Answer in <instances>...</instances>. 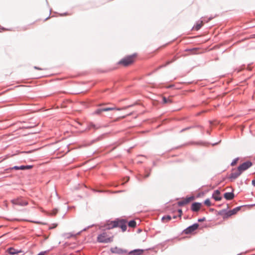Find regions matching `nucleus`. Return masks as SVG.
Instances as JSON below:
<instances>
[{
    "instance_id": "28",
    "label": "nucleus",
    "mask_w": 255,
    "mask_h": 255,
    "mask_svg": "<svg viewBox=\"0 0 255 255\" xmlns=\"http://www.w3.org/2000/svg\"><path fill=\"white\" fill-rule=\"evenodd\" d=\"M236 164V161H234V162H233L232 163H231V165L232 166L234 165L235 164Z\"/></svg>"
},
{
    "instance_id": "29",
    "label": "nucleus",
    "mask_w": 255,
    "mask_h": 255,
    "mask_svg": "<svg viewBox=\"0 0 255 255\" xmlns=\"http://www.w3.org/2000/svg\"><path fill=\"white\" fill-rule=\"evenodd\" d=\"M149 176V174H146V175H145V177H145V178H147V177H148Z\"/></svg>"
},
{
    "instance_id": "32",
    "label": "nucleus",
    "mask_w": 255,
    "mask_h": 255,
    "mask_svg": "<svg viewBox=\"0 0 255 255\" xmlns=\"http://www.w3.org/2000/svg\"><path fill=\"white\" fill-rule=\"evenodd\" d=\"M132 114L131 113H130L128 115V116H129V115H131Z\"/></svg>"
},
{
    "instance_id": "17",
    "label": "nucleus",
    "mask_w": 255,
    "mask_h": 255,
    "mask_svg": "<svg viewBox=\"0 0 255 255\" xmlns=\"http://www.w3.org/2000/svg\"><path fill=\"white\" fill-rule=\"evenodd\" d=\"M143 253V250H134L129 253V255H140Z\"/></svg>"
},
{
    "instance_id": "7",
    "label": "nucleus",
    "mask_w": 255,
    "mask_h": 255,
    "mask_svg": "<svg viewBox=\"0 0 255 255\" xmlns=\"http://www.w3.org/2000/svg\"><path fill=\"white\" fill-rule=\"evenodd\" d=\"M252 165V162L250 161L246 162L242 164L240 166H239L238 168L242 173L244 171L247 170L249 167H250Z\"/></svg>"
},
{
    "instance_id": "14",
    "label": "nucleus",
    "mask_w": 255,
    "mask_h": 255,
    "mask_svg": "<svg viewBox=\"0 0 255 255\" xmlns=\"http://www.w3.org/2000/svg\"><path fill=\"white\" fill-rule=\"evenodd\" d=\"M32 168V165H26V166L21 165L20 166H15L13 167H12V169H15V170H19V169L27 170V169H30Z\"/></svg>"
},
{
    "instance_id": "18",
    "label": "nucleus",
    "mask_w": 255,
    "mask_h": 255,
    "mask_svg": "<svg viewBox=\"0 0 255 255\" xmlns=\"http://www.w3.org/2000/svg\"><path fill=\"white\" fill-rule=\"evenodd\" d=\"M224 197L227 200H232L234 197V194L232 192H226L224 194Z\"/></svg>"
},
{
    "instance_id": "8",
    "label": "nucleus",
    "mask_w": 255,
    "mask_h": 255,
    "mask_svg": "<svg viewBox=\"0 0 255 255\" xmlns=\"http://www.w3.org/2000/svg\"><path fill=\"white\" fill-rule=\"evenodd\" d=\"M241 207H237L232 210L229 211L224 215V218H227L231 216L232 215L236 214L241 209Z\"/></svg>"
},
{
    "instance_id": "25",
    "label": "nucleus",
    "mask_w": 255,
    "mask_h": 255,
    "mask_svg": "<svg viewBox=\"0 0 255 255\" xmlns=\"http://www.w3.org/2000/svg\"><path fill=\"white\" fill-rule=\"evenodd\" d=\"M178 213H179V217L181 218V216L182 215V211L181 209H179L178 210Z\"/></svg>"
},
{
    "instance_id": "5",
    "label": "nucleus",
    "mask_w": 255,
    "mask_h": 255,
    "mask_svg": "<svg viewBox=\"0 0 255 255\" xmlns=\"http://www.w3.org/2000/svg\"><path fill=\"white\" fill-rule=\"evenodd\" d=\"M242 173L238 168L234 169L232 170V173L229 178L231 180V181H233L237 178Z\"/></svg>"
},
{
    "instance_id": "33",
    "label": "nucleus",
    "mask_w": 255,
    "mask_h": 255,
    "mask_svg": "<svg viewBox=\"0 0 255 255\" xmlns=\"http://www.w3.org/2000/svg\"><path fill=\"white\" fill-rule=\"evenodd\" d=\"M126 116H124L122 117V118H125Z\"/></svg>"
},
{
    "instance_id": "30",
    "label": "nucleus",
    "mask_w": 255,
    "mask_h": 255,
    "mask_svg": "<svg viewBox=\"0 0 255 255\" xmlns=\"http://www.w3.org/2000/svg\"><path fill=\"white\" fill-rule=\"evenodd\" d=\"M35 69H40L39 68H37L36 67H35Z\"/></svg>"
},
{
    "instance_id": "11",
    "label": "nucleus",
    "mask_w": 255,
    "mask_h": 255,
    "mask_svg": "<svg viewBox=\"0 0 255 255\" xmlns=\"http://www.w3.org/2000/svg\"><path fill=\"white\" fill-rule=\"evenodd\" d=\"M201 206V203L195 202L191 205V209L193 212H198L200 209Z\"/></svg>"
},
{
    "instance_id": "20",
    "label": "nucleus",
    "mask_w": 255,
    "mask_h": 255,
    "mask_svg": "<svg viewBox=\"0 0 255 255\" xmlns=\"http://www.w3.org/2000/svg\"><path fill=\"white\" fill-rule=\"evenodd\" d=\"M163 103L164 104H171L172 103V100L171 98H166L165 97H162Z\"/></svg>"
},
{
    "instance_id": "12",
    "label": "nucleus",
    "mask_w": 255,
    "mask_h": 255,
    "mask_svg": "<svg viewBox=\"0 0 255 255\" xmlns=\"http://www.w3.org/2000/svg\"><path fill=\"white\" fill-rule=\"evenodd\" d=\"M117 223H116V220L113 221H109L105 225V227L106 229L110 230L113 229L114 228L117 227Z\"/></svg>"
},
{
    "instance_id": "3",
    "label": "nucleus",
    "mask_w": 255,
    "mask_h": 255,
    "mask_svg": "<svg viewBox=\"0 0 255 255\" xmlns=\"http://www.w3.org/2000/svg\"><path fill=\"white\" fill-rule=\"evenodd\" d=\"M129 107H130V106L124 107L122 108H117L116 107H108V108H101V109H98L96 110L94 112L93 114H95V115H100L101 114V113L103 112H107V111H113V110L121 111V110H126Z\"/></svg>"
},
{
    "instance_id": "21",
    "label": "nucleus",
    "mask_w": 255,
    "mask_h": 255,
    "mask_svg": "<svg viewBox=\"0 0 255 255\" xmlns=\"http://www.w3.org/2000/svg\"><path fill=\"white\" fill-rule=\"evenodd\" d=\"M136 225V222L134 220L130 221L128 222V225L129 227L131 228L135 227Z\"/></svg>"
},
{
    "instance_id": "19",
    "label": "nucleus",
    "mask_w": 255,
    "mask_h": 255,
    "mask_svg": "<svg viewBox=\"0 0 255 255\" xmlns=\"http://www.w3.org/2000/svg\"><path fill=\"white\" fill-rule=\"evenodd\" d=\"M203 25L202 21H198L196 24L193 27V29L195 30H198Z\"/></svg>"
},
{
    "instance_id": "27",
    "label": "nucleus",
    "mask_w": 255,
    "mask_h": 255,
    "mask_svg": "<svg viewBox=\"0 0 255 255\" xmlns=\"http://www.w3.org/2000/svg\"><path fill=\"white\" fill-rule=\"evenodd\" d=\"M252 184L254 186H255V179L252 181Z\"/></svg>"
},
{
    "instance_id": "6",
    "label": "nucleus",
    "mask_w": 255,
    "mask_h": 255,
    "mask_svg": "<svg viewBox=\"0 0 255 255\" xmlns=\"http://www.w3.org/2000/svg\"><path fill=\"white\" fill-rule=\"evenodd\" d=\"M194 199V196H191L189 197H186V198L183 199L181 201L178 202V205L179 206H183L186 204H188L190 202L193 201Z\"/></svg>"
},
{
    "instance_id": "4",
    "label": "nucleus",
    "mask_w": 255,
    "mask_h": 255,
    "mask_svg": "<svg viewBox=\"0 0 255 255\" xmlns=\"http://www.w3.org/2000/svg\"><path fill=\"white\" fill-rule=\"evenodd\" d=\"M117 227H120L122 229L123 232L127 230V221L124 219H117L116 220Z\"/></svg>"
},
{
    "instance_id": "9",
    "label": "nucleus",
    "mask_w": 255,
    "mask_h": 255,
    "mask_svg": "<svg viewBox=\"0 0 255 255\" xmlns=\"http://www.w3.org/2000/svg\"><path fill=\"white\" fill-rule=\"evenodd\" d=\"M199 225L198 224H194L193 225L188 227L184 231L185 234H189L195 231L198 229Z\"/></svg>"
},
{
    "instance_id": "16",
    "label": "nucleus",
    "mask_w": 255,
    "mask_h": 255,
    "mask_svg": "<svg viewBox=\"0 0 255 255\" xmlns=\"http://www.w3.org/2000/svg\"><path fill=\"white\" fill-rule=\"evenodd\" d=\"M220 192L218 190L214 191L212 197L216 201H220L221 200V197L220 196Z\"/></svg>"
},
{
    "instance_id": "10",
    "label": "nucleus",
    "mask_w": 255,
    "mask_h": 255,
    "mask_svg": "<svg viewBox=\"0 0 255 255\" xmlns=\"http://www.w3.org/2000/svg\"><path fill=\"white\" fill-rule=\"evenodd\" d=\"M11 203L13 204L25 206L28 203L26 201H23L21 198L14 199L11 200Z\"/></svg>"
},
{
    "instance_id": "1",
    "label": "nucleus",
    "mask_w": 255,
    "mask_h": 255,
    "mask_svg": "<svg viewBox=\"0 0 255 255\" xmlns=\"http://www.w3.org/2000/svg\"><path fill=\"white\" fill-rule=\"evenodd\" d=\"M137 57L136 54H133L130 55L126 56L122 59L118 63L119 64L122 65L125 67L128 66L133 64Z\"/></svg>"
},
{
    "instance_id": "26",
    "label": "nucleus",
    "mask_w": 255,
    "mask_h": 255,
    "mask_svg": "<svg viewBox=\"0 0 255 255\" xmlns=\"http://www.w3.org/2000/svg\"><path fill=\"white\" fill-rule=\"evenodd\" d=\"M205 220V218H203L202 219H198V222H203Z\"/></svg>"
},
{
    "instance_id": "2",
    "label": "nucleus",
    "mask_w": 255,
    "mask_h": 255,
    "mask_svg": "<svg viewBox=\"0 0 255 255\" xmlns=\"http://www.w3.org/2000/svg\"><path fill=\"white\" fill-rule=\"evenodd\" d=\"M113 236H111L110 233L105 231L99 235L97 237V241L100 243H108L113 242Z\"/></svg>"
},
{
    "instance_id": "31",
    "label": "nucleus",
    "mask_w": 255,
    "mask_h": 255,
    "mask_svg": "<svg viewBox=\"0 0 255 255\" xmlns=\"http://www.w3.org/2000/svg\"><path fill=\"white\" fill-rule=\"evenodd\" d=\"M176 218V216H174V217H173V218H174V219H175Z\"/></svg>"
},
{
    "instance_id": "23",
    "label": "nucleus",
    "mask_w": 255,
    "mask_h": 255,
    "mask_svg": "<svg viewBox=\"0 0 255 255\" xmlns=\"http://www.w3.org/2000/svg\"><path fill=\"white\" fill-rule=\"evenodd\" d=\"M99 128V127H97L95 125H94V124H93L91 123V124H90L89 125V127H88V130H90V129H92V128H94V129H98V128Z\"/></svg>"
},
{
    "instance_id": "13",
    "label": "nucleus",
    "mask_w": 255,
    "mask_h": 255,
    "mask_svg": "<svg viewBox=\"0 0 255 255\" xmlns=\"http://www.w3.org/2000/svg\"><path fill=\"white\" fill-rule=\"evenodd\" d=\"M111 251L113 253L118 254H123V253H126V251L123 250L122 249L118 248L117 247H114V248H112L111 249Z\"/></svg>"
},
{
    "instance_id": "22",
    "label": "nucleus",
    "mask_w": 255,
    "mask_h": 255,
    "mask_svg": "<svg viewBox=\"0 0 255 255\" xmlns=\"http://www.w3.org/2000/svg\"><path fill=\"white\" fill-rule=\"evenodd\" d=\"M171 219V217L170 216H169V215L164 216L162 218V220L165 222H167L170 221Z\"/></svg>"
},
{
    "instance_id": "24",
    "label": "nucleus",
    "mask_w": 255,
    "mask_h": 255,
    "mask_svg": "<svg viewBox=\"0 0 255 255\" xmlns=\"http://www.w3.org/2000/svg\"><path fill=\"white\" fill-rule=\"evenodd\" d=\"M204 203L206 205H207V206H209V207L211 205V202L209 199H206Z\"/></svg>"
},
{
    "instance_id": "15",
    "label": "nucleus",
    "mask_w": 255,
    "mask_h": 255,
    "mask_svg": "<svg viewBox=\"0 0 255 255\" xmlns=\"http://www.w3.org/2000/svg\"><path fill=\"white\" fill-rule=\"evenodd\" d=\"M7 252L9 254L12 255L23 252L21 250H16L13 248H10L8 249Z\"/></svg>"
}]
</instances>
